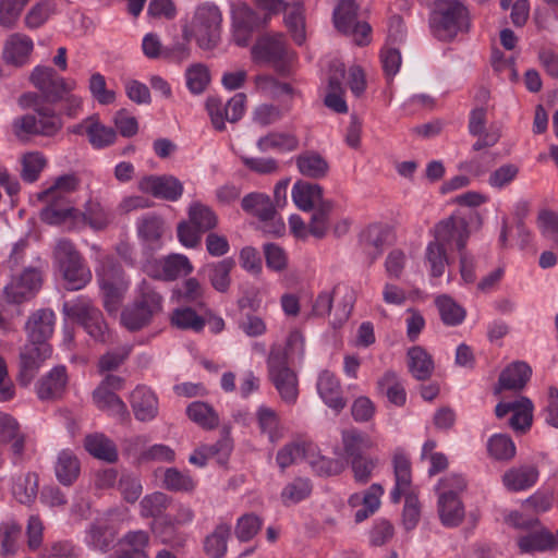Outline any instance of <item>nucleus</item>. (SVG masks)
Returning a JSON list of instances; mask_svg holds the SVG:
<instances>
[{"label": "nucleus", "mask_w": 558, "mask_h": 558, "mask_svg": "<svg viewBox=\"0 0 558 558\" xmlns=\"http://www.w3.org/2000/svg\"><path fill=\"white\" fill-rule=\"evenodd\" d=\"M303 353L304 338L299 331H292L286 349L274 347L268 357L269 377L281 399L288 403H294L299 395L298 378L289 365L301 361Z\"/></svg>", "instance_id": "nucleus-1"}, {"label": "nucleus", "mask_w": 558, "mask_h": 558, "mask_svg": "<svg viewBox=\"0 0 558 558\" xmlns=\"http://www.w3.org/2000/svg\"><path fill=\"white\" fill-rule=\"evenodd\" d=\"M429 28L438 40L451 43L470 32V12L459 0H436L429 13Z\"/></svg>", "instance_id": "nucleus-2"}, {"label": "nucleus", "mask_w": 558, "mask_h": 558, "mask_svg": "<svg viewBox=\"0 0 558 558\" xmlns=\"http://www.w3.org/2000/svg\"><path fill=\"white\" fill-rule=\"evenodd\" d=\"M41 219L50 225H64L69 229H81L88 226L95 231L106 229L112 220L111 214L97 201H88L84 211L72 206L64 209L44 208Z\"/></svg>", "instance_id": "nucleus-3"}, {"label": "nucleus", "mask_w": 558, "mask_h": 558, "mask_svg": "<svg viewBox=\"0 0 558 558\" xmlns=\"http://www.w3.org/2000/svg\"><path fill=\"white\" fill-rule=\"evenodd\" d=\"M54 267L68 290L83 289L92 279V272L81 254L66 240H60L56 245Z\"/></svg>", "instance_id": "nucleus-4"}, {"label": "nucleus", "mask_w": 558, "mask_h": 558, "mask_svg": "<svg viewBox=\"0 0 558 558\" xmlns=\"http://www.w3.org/2000/svg\"><path fill=\"white\" fill-rule=\"evenodd\" d=\"M395 486L390 492V499L398 504L401 497H405L403 509V524L411 530L416 526L420 519V507L415 497L410 495L412 485L411 462L402 451H396L392 458Z\"/></svg>", "instance_id": "nucleus-5"}, {"label": "nucleus", "mask_w": 558, "mask_h": 558, "mask_svg": "<svg viewBox=\"0 0 558 558\" xmlns=\"http://www.w3.org/2000/svg\"><path fill=\"white\" fill-rule=\"evenodd\" d=\"M97 280L104 299V306L109 313H117L130 281L114 258L106 255L96 268Z\"/></svg>", "instance_id": "nucleus-6"}, {"label": "nucleus", "mask_w": 558, "mask_h": 558, "mask_svg": "<svg viewBox=\"0 0 558 558\" xmlns=\"http://www.w3.org/2000/svg\"><path fill=\"white\" fill-rule=\"evenodd\" d=\"M221 12L211 2L199 4L190 23L184 28L185 38H195L203 49H210L219 40L221 26Z\"/></svg>", "instance_id": "nucleus-7"}, {"label": "nucleus", "mask_w": 558, "mask_h": 558, "mask_svg": "<svg viewBox=\"0 0 558 558\" xmlns=\"http://www.w3.org/2000/svg\"><path fill=\"white\" fill-rule=\"evenodd\" d=\"M161 307V296L144 281L138 287L136 301L123 310L121 323L129 330H138L146 326Z\"/></svg>", "instance_id": "nucleus-8"}, {"label": "nucleus", "mask_w": 558, "mask_h": 558, "mask_svg": "<svg viewBox=\"0 0 558 558\" xmlns=\"http://www.w3.org/2000/svg\"><path fill=\"white\" fill-rule=\"evenodd\" d=\"M62 128V120L51 109H38L35 113L17 117L12 122L13 133L19 138L31 135L53 136Z\"/></svg>", "instance_id": "nucleus-9"}, {"label": "nucleus", "mask_w": 558, "mask_h": 558, "mask_svg": "<svg viewBox=\"0 0 558 558\" xmlns=\"http://www.w3.org/2000/svg\"><path fill=\"white\" fill-rule=\"evenodd\" d=\"M251 54L255 63L271 64L279 72L286 71L287 64L293 59L281 34L259 37L252 47Z\"/></svg>", "instance_id": "nucleus-10"}, {"label": "nucleus", "mask_w": 558, "mask_h": 558, "mask_svg": "<svg viewBox=\"0 0 558 558\" xmlns=\"http://www.w3.org/2000/svg\"><path fill=\"white\" fill-rule=\"evenodd\" d=\"M64 312L70 319L81 324L95 340L105 341L107 339V325L101 313L88 300L78 298L73 302L65 303Z\"/></svg>", "instance_id": "nucleus-11"}, {"label": "nucleus", "mask_w": 558, "mask_h": 558, "mask_svg": "<svg viewBox=\"0 0 558 558\" xmlns=\"http://www.w3.org/2000/svg\"><path fill=\"white\" fill-rule=\"evenodd\" d=\"M122 387L123 379L121 377L116 375L106 376L93 392L94 404L110 416L124 418L128 415L126 405L116 393Z\"/></svg>", "instance_id": "nucleus-12"}, {"label": "nucleus", "mask_w": 558, "mask_h": 558, "mask_svg": "<svg viewBox=\"0 0 558 558\" xmlns=\"http://www.w3.org/2000/svg\"><path fill=\"white\" fill-rule=\"evenodd\" d=\"M40 286V272L35 268H27L22 274L11 278L0 296L9 304H21L32 299Z\"/></svg>", "instance_id": "nucleus-13"}, {"label": "nucleus", "mask_w": 558, "mask_h": 558, "mask_svg": "<svg viewBox=\"0 0 558 558\" xmlns=\"http://www.w3.org/2000/svg\"><path fill=\"white\" fill-rule=\"evenodd\" d=\"M29 81L50 100L53 97L63 96L65 92H73L77 87V82L74 78L59 76L52 68L43 65H37L32 70Z\"/></svg>", "instance_id": "nucleus-14"}, {"label": "nucleus", "mask_w": 558, "mask_h": 558, "mask_svg": "<svg viewBox=\"0 0 558 558\" xmlns=\"http://www.w3.org/2000/svg\"><path fill=\"white\" fill-rule=\"evenodd\" d=\"M357 5H336L333 10L335 27L351 36L356 45L363 46L371 41L372 28L366 22L356 21Z\"/></svg>", "instance_id": "nucleus-15"}, {"label": "nucleus", "mask_w": 558, "mask_h": 558, "mask_svg": "<svg viewBox=\"0 0 558 558\" xmlns=\"http://www.w3.org/2000/svg\"><path fill=\"white\" fill-rule=\"evenodd\" d=\"M433 241L444 246H456L462 251L470 235L469 225L463 217L450 216L439 221L430 231Z\"/></svg>", "instance_id": "nucleus-16"}, {"label": "nucleus", "mask_w": 558, "mask_h": 558, "mask_svg": "<svg viewBox=\"0 0 558 558\" xmlns=\"http://www.w3.org/2000/svg\"><path fill=\"white\" fill-rule=\"evenodd\" d=\"M141 192L169 202H177L183 194V183L170 174L145 175L137 184Z\"/></svg>", "instance_id": "nucleus-17"}, {"label": "nucleus", "mask_w": 558, "mask_h": 558, "mask_svg": "<svg viewBox=\"0 0 558 558\" xmlns=\"http://www.w3.org/2000/svg\"><path fill=\"white\" fill-rule=\"evenodd\" d=\"M144 269L153 278L173 280L190 275L193 271V265L185 255L171 254L161 259L148 260Z\"/></svg>", "instance_id": "nucleus-18"}, {"label": "nucleus", "mask_w": 558, "mask_h": 558, "mask_svg": "<svg viewBox=\"0 0 558 558\" xmlns=\"http://www.w3.org/2000/svg\"><path fill=\"white\" fill-rule=\"evenodd\" d=\"M34 40L24 33H12L3 41L1 57L5 64L23 68L32 62Z\"/></svg>", "instance_id": "nucleus-19"}, {"label": "nucleus", "mask_w": 558, "mask_h": 558, "mask_svg": "<svg viewBox=\"0 0 558 558\" xmlns=\"http://www.w3.org/2000/svg\"><path fill=\"white\" fill-rule=\"evenodd\" d=\"M70 132L77 135H86L89 144L96 149H102L114 144L117 132L105 125L98 114H93L80 123L71 126Z\"/></svg>", "instance_id": "nucleus-20"}, {"label": "nucleus", "mask_w": 558, "mask_h": 558, "mask_svg": "<svg viewBox=\"0 0 558 558\" xmlns=\"http://www.w3.org/2000/svg\"><path fill=\"white\" fill-rule=\"evenodd\" d=\"M52 349L49 343H34L28 341L20 353V383L24 386L31 384L41 364L51 356Z\"/></svg>", "instance_id": "nucleus-21"}, {"label": "nucleus", "mask_w": 558, "mask_h": 558, "mask_svg": "<svg viewBox=\"0 0 558 558\" xmlns=\"http://www.w3.org/2000/svg\"><path fill=\"white\" fill-rule=\"evenodd\" d=\"M496 415L499 418L511 414L509 425L517 432L530 428L533 420V403L526 397H517L511 401H501L496 405Z\"/></svg>", "instance_id": "nucleus-22"}, {"label": "nucleus", "mask_w": 558, "mask_h": 558, "mask_svg": "<svg viewBox=\"0 0 558 558\" xmlns=\"http://www.w3.org/2000/svg\"><path fill=\"white\" fill-rule=\"evenodd\" d=\"M384 493V487L374 483L364 492L354 493L348 498L349 507L355 509V523L365 521L379 509Z\"/></svg>", "instance_id": "nucleus-23"}, {"label": "nucleus", "mask_w": 558, "mask_h": 558, "mask_svg": "<svg viewBox=\"0 0 558 558\" xmlns=\"http://www.w3.org/2000/svg\"><path fill=\"white\" fill-rule=\"evenodd\" d=\"M487 116L484 108H476L471 111L469 120V131L477 141L473 144L474 150H481L485 147L494 146L501 136V126L493 123L486 129Z\"/></svg>", "instance_id": "nucleus-24"}, {"label": "nucleus", "mask_w": 558, "mask_h": 558, "mask_svg": "<svg viewBox=\"0 0 558 558\" xmlns=\"http://www.w3.org/2000/svg\"><path fill=\"white\" fill-rule=\"evenodd\" d=\"M376 447V441L368 434L356 428H348L341 432L340 446L333 449L335 456L348 461L355 457L363 456L364 450Z\"/></svg>", "instance_id": "nucleus-25"}, {"label": "nucleus", "mask_w": 558, "mask_h": 558, "mask_svg": "<svg viewBox=\"0 0 558 558\" xmlns=\"http://www.w3.org/2000/svg\"><path fill=\"white\" fill-rule=\"evenodd\" d=\"M327 76L328 87L325 95V105L338 113L347 112L348 106L343 98L342 89V78L344 76L343 63L339 60L331 61Z\"/></svg>", "instance_id": "nucleus-26"}, {"label": "nucleus", "mask_w": 558, "mask_h": 558, "mask_svg": "<svg viewBox=\"0 0 558 558\" xmlns=\"http://www.w3.org/2000/svg\"><path fill=\"white\" fill-rule=\"evenodd\" d=\"M316 389L322 401L336 413L345 407V399L338 377L325 369L318 374Z\"/></svg>", "instance_id": "nucleus-27"}, {"label": "nucleus", "mask_w": 558, "mask_h": 558, "mask_svg": "<svg viewBox=\"0 0 558 558\" xmlns=\"http://www.w3.org/2000/svg\"><path fill=\"white\" fill-rule=\"evenodd\" d=\"M231 17L234 41L239 46H245L250 32L256 25V13L247 3L236 0L231 2Z\"/></svg>", "instance_id": "nucleus-28"}, {"label": "nucleus", "mask_w": 558, "mask_h": 558, "mask_svg": "<svg viewBox=\"0 0 558 558\" xmlns=\"http://www.w3.org/2000/svg\"><path fill=\"white\" fill-rule=\"evenodd\" d=\"M538 477L539 472L535 465L522 464L508 469L501 476V483L508 492L519 493L532 488Z\"/></svg>", "instance_id": "nucleus-29"}, {"label": "nucleus", "mask_w": 558, "mask_h": 558, "mask_svg": "<svg viewBox=\"0 0 558 558\" xmlns=\"http://www.w3.org/2000/svg\"><path fill=\"white\" fill-rule=\"evenodd\" d=\"M533 530V532L520 535L517 538L520 553H543L558 548V539L553 532L541 525Z\"/></svg>", "instance_id": "nucleus-30"}, {"label": "nucleus", "mask_w": 558, "mask_h": 558, "mask_svg": "<svg viewBox=\"0 0 558 558\" xmlns=\"http://www.w3.org/2000/svg\"><path fill=\"white\" fill-rule=\"evenodd\" d=\"M293 204L302 211H311L330 201L324 199L323 187L316 183L298 180L291 190Z\"/></svg>", "instance_id": "nucleus-31"}, {"label": "nucleus", "mask_w": 558, "mask_h": 558, "mask_svg": "<svg viewBox=\"0 0 558 558\" xmlns=\"http://www.w3.org/2000/svg\"><path fill=\"white\" fill-rule=\"evenodd\" d=\"M56 323V315L51 310H39L35 312L26 323L28 341L34 343H48L52 336Z\"/></svg>", "instance_id": "nucleus-32"}, {"label": "nucleus", "mask_w": 558, "mask_h": 558, "mask_svg": "<svg viewBox=\"0 0 558 558\" xmlns=\"http://www.w3.org/2000/svg\"><path fill=\"white\" fill-rule=\"evenodd\" d=\"M130 403L138 421H151L158 414V399L146 386H137L130 396Z\"/></svg>", "instance_id": "nucleus-33"}, {"label": "nucleus", "mask_w": 558, "mask_h": 558, "mask_svg": "<svg viewBox=\"0 0 558 558\" xmlns=\"http://www.w3.org/2000/svg\"><path fill=\"white\" fill-rule=\"evenodd\" d=\"M78 185V180L73 174H64L57 178L51 185L45 189L38 194V198L46 202L48 207H58L59 204L63 203L65 197L74 192Z\"/></svg>", "instance_id": "nucleus-34"}, {"label": "nucleus", "mask_w": 558, "mask_h": 558, "mask_svg": "<svg viewBox=\"0 0 558 558\" xmlns=\"http://www.w3.org/2000/svg\"><path fill=\"white\" fill-rule=\"evenodd\" d=\"M532 368L525 362H513L500 373L496 392L520 390L530 380Z\"/></svg>", "instance_id": "nucleus-35"}, {"label": "nucleus", "mask_w": 558, "mask_h": 558, "mask_svg": "<svg viewBox=\"0 0 558 558\" xmlns=\"http://www.w3.org/2000/svg\"><path fill=\"white\" fill-rule=\"evenodd\" d=\"M232 445L229 438H223L215 445H204L196 449L189 458L190 463L203 468L209 460L215 459L219 464L226 463Z\"/></svg>", "instance_id": "nucleus-36"}, {"label": "nucleus", "mask_w": 558, "mask_h": 558, "mask_svg": "<svg viewBox=\"0 0 558 558\" xmlns=\"http://www.w3.org/2000/svg\"><path fill=\"white\" fill-rule=\"evenodd\" d=\"M283 22L293 40L301 45L305 40V9L303 3L294 1L286 3L282 8Z\"/></svg>", "instance_id": "nucleus-37"}, {"label": "nucleus", "mask_w": 558, "mask_h": 558, "mask_svg": "<svg viewBox=\"0 0 558 558\" xmlns=\"http://www.w3.org/2000/svg\"><path fill=\"white\" fill-rule=\"evenodd\" d=\"M234 265L232 258H225L206 264L202 270L207 274L208 280L216 291L226 293L231 286V271Z\"/></svg>", "instance_id": "nucleus-38"}, {"label": "nucleus", "mask_w": 558, "mask_h": 558, "mask_svg": "<svg viewBox=\"0 0 558 558\" xmlns=\"http://www.w3.org/2000/svg\"><path fill=\"white\" fill-rule=\"evenodd\" d=\"M68 384L65 367L57 366L43 377L36 386L37 395L41 400L61 396Z\"/></svg>", "instance_id": "nucleus-39"}, {"label": "nucleus", "mask_w": 558, "mask_h": 558, "mask_svg": "<svg viewBox=\"0 0 558 558\" xmlns=\"http://www.w3.org/2000/svg\"><path fill=\"white\" fill-rule=\"evenodd\" d=\"M300 141L291 132H271L258 138L256 146L259 151L267 153L276 150L279 153H290L298 149Z\"/></svg>", "instance_id": "nucleus-40"}, {"label": "nucleus", "mask_w": 558, "mask_h": 558, "mask_svg": "<svg viewBox=\"0 0 558 558\" xmlns=\"http://www.w3.org/2000/svg\"><path fill=\"white\" fill-rule=\"evenodd\" d=\"M306 461L314 472L319 475H337L340 474L344 464L338 459L327 458L320 454L318 447L314 442L307 444Z\"/></svg>", "instance_id": "nucleus-41"}, {"label": "nucleus", "mask_w": 558, "mask_h": 558, "mask_svg": "<svg viewBox=\"0 0 558 558\" xmlns=\"http://www.w3.org/2000/svg\"><path fill=\"white\" fill-rule=\"evenodd\" d=\"M437 509L441 523L448 527L458 526L464 518V506L460 498L437 495Z\"/></svg>", "instance_id": "nucleus-42"}, {"label": "nucleus", "mask_w": 558, "mask_h": 558, "mask_svg": "<svg viewBox=\"0 0 558 558\" xmlns=\"http://www.w3.org/2000/svg\"><path fill=\"white\" fill-rule=\"evenodd\" d=\"M295 163L300 173L311 179H322L329 171L327 160L315 151H306L299 155Z\"/></svg>", "instance_id": "nucleus-43"}, {"label": "nucleus", "mask_w": 558, "mask_h": 558, "mask_svg": "<svg viewBox=\"0 0 558 558\" xmlns=\"http://www.w3.org/2000/svg\"><path fill=\"white\" fill-rule=\"evenodd\" d=\"M424 264L430 277L440 278L449 265L447 247L430 240L425 247Z\"/></svg>", "instance_id": "nucleus-44"}, {"label": "nucleus", "mask_w": 558, "mask_h": 558, "mask_svg": "<svg viewBox=\"0 0 558 558\" xmlns=\"http://www.w3.org/2000/svg\"><path fill=\"white\" fill-rule=\"evenodd\" d=\"M21 178L27 183L36 182L48 166L47 157L38 150L23 153L20 157Z\"/></svg>", "instance_id": "nucleus-45"}, {"label": "nucleus", "mask_w": 558, "mask_h": 558, "mask_svg": "<svg viewBox=\"0 0 558 558\" xmlns=\"http://www.w3.org/2000/svg\"><path fill=\"white\" fill-rule=\"evenodd\" d=\"M120 553H126L133 557H149L147 548L149 546V535L146 531H130L119 539Z\"/></svg>", "instance_id": "nucleus-46"}, {"label": "nucleus", "mask_w": 558, "mask_h": 558, "mask_svg": "<svg viewBox=\"0 0 558 558\" xmlns=\"http://www.w3.org/2000/svg\"><path fill=\"white\" fill-rule=\"evenodd\" d=\"M187 219L204 232L214 230L219 223V218L214 209L198 201L189 205Z\"/></svg>", "instance_id": "nucleus-47"}, {"label": "nucleus", "mask_w": 558, "mask_h": 558, "mask_svg": "<svg viewBox=\"0 0 558 558\" xmlns=\"http://www.w3.org/2000/svg\"><path fill=\"white\" fill-rule=\"evenodd\" d=\"M0 442H12L14 454H22L24 436L20 433L17 421L9 413L0 411Z\"/></svg>", "instance_id": "nucleus-48"}, {"label": "nucleus", "mask_w": 558, "mask_h": 558, "mask_svg": "<svg viewBox=\"0 0 558 558\" xmlns=\"http://www.w3.org/2000/svg\"><path fill=\"white\" fill-rule=\"evenodd\" d=\"M242 208L263 221L276 218V211L270 198L262 193H251L242 199Z\"/></svg>", "instance_id": "nucleus-49"}, {"label": "nucleus", "mask_w": 558, "mask_h": 558, "mask_svg": "<svg viewBox=\"0 0 558 558\" xmlns=\"http://www.w3.org/2000/svg\"><path fill=\"white\" fill-rule=\"evenodd\" d=\"M408 364L411 374L418 380L429 378L434 371L433 359L422 347L409 349Z\"/></svg>", "instance_id": "nucleus-50"}, {"label": "nucleus", "mask_w": 558, "mask_h": 558, "mask_svg": "<svg viewBox=\"0 0 558 558\" xmlns=\"http://www.w3.org/2000/svg\"><path fill=\"white\" fill-rule=\"evenodd\" d=\"M231 534V524L221 522L206 537L204 548L210 558H222L227 553V541Z\"/></svg>", "instance_id": "nucleus-51"}, {"label": "nucleus", "mask_w": 558, "mask_h": 558, "mask_svg": "<svg viewBox=\"0 0 558 558\" xmlns=\"http://www.w3.org/2000/svg\"><path fill=\"white\" fill-rule=\"evenodd\" d=\"M78 459L69 450L59 453L54 471L58 481L65 486H70L80 475Z\"/></svg>", "instance_id": "nucleus-52"}, {"label": "nucleus", "mask_w": 558, "mask_h": 558, "mask_svg": "<svg viewBox=\"0 0 558 558\" xmlns=\"http://www.w3.org/2000/svg\"><path fill=\"white\" fill-rule=\"evenodd\" d=\"M435 304L444 324L448 326L460 325L466 315L465 310L447 294L438 295Z\"/></svg>", "instance_id": "nucleus-53"}, {"label": "nucleus", "mask_w": 558, "mask_h": 558, "mask_svg": "<svg viewBox=\"0 0 558 558\" xmlns=\"http://www.w3.org/2000/svg\"><path fill=\"white\" fill-rule=\"evenodd\" d=\"M38 476L36 473L27 472L16 477L12 494L21 504H31L37 496Z\"/></svg>", "instance_id": "nucleus-54"}, {"label": "nucleus", "mask_w": 558, "mask_h": 558, "mask_svg": "<svg viewBox=\"0 0 558 558\" xmlns=\"http://www.w3.org/2000/svg\"><path fill=\"white\" fill-rule=\"evenodd\" d=\"M487 452L496 461H509L515 456V445L504 434H495L487 440Z\"/></svg>", "instance_id": "nucleus-55"}, {"label": "nucleus", "mask_w": 558, "mask_h": 558, "mask_svg": "<svg viewBox=\"0 0 558 558\" xmlns=\"http://www.w3.org/2000/svg\"><path fill=\"white\" fill-rule=\"evenodd\" d=\"M171 324L179 329L199 332L205 326V317L191 307L181 306L172 312Z\"/></svg>", "instance_id": "nucleus-56"}, {"label": "nucleus", "mask_w": 558, "mask_h": 558, "mask_svg": "<svg viewBox=\"0 0 558 558\" xmlns=\"http://www.w3.org/2000/svg\"><path fill=\"white\" fill-rule=\"evenodd\" d=\"M380 391L385 392L388 400L395 405H403L407 400L404 387L393 372H386L377 383Z\"/></svg>", "instance_id": "nucleus-57"}, {"label": "nucleus", "mask_w": 558, "mask_h": 558, "mask_svg": "<svg viewBox=\"0 0 558 558\" xmlns=\"http://www.w3.org/2000/svg\"><path fill=\"white\" fill-rule=\"evenodd\" d=\"M137 231L146 244L154 246L158 244L162 235L163 221L156 215L143 216L137 221Z\"/></svg>", "instance_id": "nucleus-58"}, {"label": "nucleus", "mask_w": 558, "mask_h": 558, "mask_svg": "<svg viewBox=\"0 0 558 558\" xmlns=\"http://www.w3.org/2000/svg\"><path fill=\"white\" fill-rule=\"evenodd\" d=\"M86 450L97 459L112 462L117 459V450L112 442L101 434L89 435L85 439Z\"/></svg>", "instance_id": "nucleus-59"}, {"label": "nucleus", "mask_w": 558, "mask_h": 558, "mask_svg": "<svg viewBox=\"0 0 558 558\" xmlns=\"http://www.w3.org/2000/svg\"><path fill=\"white\" fill-rule=\"evenodd\" d=\"M54 12L56 5L51 0H43L35 3L25 14V27L28 29L41 27Z\"/></svg>", "instance_id": "nucleus-60"}, {"label": "nucleus", "mask_w": 558, "mask_h": 558, "mask_svg": "<svg viewBox=\"0 0 558 558\" xmlns=\"http://www.w3.org/2000/svg\"><path fill=\"white\" fill-rule=\"evenodd\" d=\"M259 428L267 434L269 441L275 444L283 437V427L281 426L277 414L268 408L262 407L257 411Z\"/></svg>", "instance_id": "nucleus-61"}, {"label": "nucleus", "mask_w": 558, "mask_h": 558, "mask_svg": "<svg viewBox=\"0 0 558 558\" xmlns=\"http://www.w3.org/2000/svg\"><path fill=\"white\" fill-rule=\"evenodd\" d=\"M162 485L165 488L173 492H192L196 486V481L189 472L169 468L163 472Z\"/></svg>", "instance_id": "nucleus-62"}, {"label": "nucleus", "mask_w": 558, "mask_h": 558, "mask_svg": "<svg viewBox=\"0 0 558 558\" xmlns=\"http://www.w3.org/2000/svg\"><path fill=\"white\" fill-rule=\"evenodd\" d=\"M21 526L14 520L0 523V546L2 555H13L19 548Z\"/></svg>", "instance_id": "nucleus-63"}, {"label": "nucleus", "mask_w": 558, "mask_h": 558, "mask_svg": "<svg viewBox=\"0 0 558 558\" xmlns=\"http://www.w3.org/2000/svg\"><path fill=\"white\" fill-rule=\"evenodd\" d=\"M186 414L191 421L204 428H214L218 425V416L207 403L192 402L186 408Z\"/></svg>", "instance_id": "nucleus-64"}]
</instances>
